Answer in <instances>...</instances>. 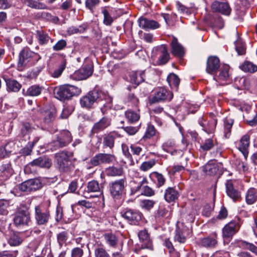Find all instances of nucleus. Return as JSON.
Masks as SVG:
<instances>
[{
	"label": "nucleus",
	"instance_id": "obj_1",
	"mask_svg": "<svg viewBox=\"0 0 257 257\" xmlns=\"http://www.w3.org/2000/svg\"><path fill=\"white\" fill-rule=\"evenodd\" d=\"M81 92L80 88L70 85H63L54 89L55 97L60 100L69 99L74 95L79 94Z\"/></svg>",
	"mask_w": 257,
	"mask_h": 257
},
{
	"label": "nucleus",
	"instance_id": "obj_2",
	"mask_svg": "<svg viewBox=\"0 0 257 257\" xmlns=\"http://www.w3.org/2000/svg\"><path fill=\"white\" fill-rule=\"evenodd\" d=\"M30 221L29 208L26 205H21L14 215V224L18 227H21L28 225Z\"/></svg>",
	"mask_w": 257,
	"mask_h": 257
},
{
	"label": "nucleus",
	"instance_id": "obj_3",
	"mask_svg": "<svg viewBox=\"0 0 257 257\" xmlns=\"http://www.w3.org/2000/svg\"><path fill=\"white\" fill-rule=\"evenodd\" d=\"M55 159L60 172L67 173L73 170L74 165L66 153L61 152L57 153Z\"/></svg>",
	"mask_w": 257,
	"mask_h": 257
},
{
	"label": "nucleus",
	"instance_id": "obj_4",
	"mask_svg": "<svg viewBox=\"0 0 257 257\" xmlns=\"http://www.w3.org/2000/svg\"><path fill=\"white\" fill-rule=\"evenodd\" d=\"M115 160L114 155L110 154L99 153L95 155L90 160V166L87 167L90 169L92 167L97 166L102 164H110Z\"/></svg>",
	"mask_w": 257,
	"mask_h": 257
},
{
	"label": "nucleus",
	"instance_id": "obj_5",
	"mask_svg": "<svg viewBox=\"0 0 257 257\" xmlns=\"http://www.w3.org/2000/svg\"><path fill=\"white\" fill-rule=\"evenodd\" d=\"M50 218V213L49 210L45 209L41 205L35 206V219L38 225H46Z\"/></svg>",
	"mask_w": 257,
	"mask_h": 257
},
{
	"label": "nucleus",
	"instance_id": "obj_6",
	"mask_svg": "<svg viewBox=\"0 0 257 257\" xmlns=\"http://www.w3.org/2000/svg\"><path fill=\"white\" fill-rule=\"evenodd\" d=\"M101 92L96 89L89 92L86 95L81 98L80 100L81 106L87 108L91 107L94 103L101 97Z\"/></svg>",
	"mask_w": 257,
	"mask_h": 257
},
{
	"label": "nucleus",
	"instance_id": "obj_7",
	"mask_svg": "<svg viewBox=\"0 0 257 257\" xmlns=\"http://www.w3.org/2000/svg\"><path fill=\"white\" fill-rule=\"evenodd\" d=\"M237 181L235 180H228L225 183L226 192L227 195L234 201L241 198L240 192L236 187Z\"/></svg>",
	"mask_w": 257,
	"mask_h": 257
},
{
	"label": "nucleus",
	"instance_id": "obj_8",
	"mask_svg": "<svg viewBox=\"0 0 257 257\" xmlns=\"http://www.w3.org/2000/svg\"><path fill=\"white\" fill-rule=\"evenodd\" d=\"M125 180L123 179L115 180L109 183V190L112 196L119 198L124 188Z\"/></svg>",
	"mask_w": 257,
	"mask_h": 257
},
{
	"label": "nucleus",
	"instance_id": "obj_9",
	"mask_svg": "<svg viewBox=\"0 0 257 257\" xmlns=\"http://www.w3.org/2000/svg\"><path fill=\"white\" fill-rule=\"evenodd\" d=\"M93 71L92 64L91 63L86 64L77 71H76L72 75V77L76 80L86 79L92 74Z\"/></svg>",
	"mask_w": 257,
	"mask_h": 257
},
{
	"label": "nucleus",
	"instance_id": "obj_10",
	"mask_svg": "<svg viewBox=\"0 0 257 257\" xmlns=\"http://www.w3.org/2000/svg\"><path fill=\"white\" fill-rule=\"evenodd\" d=\"M72 140L71 134L67 130H63L59 134L56 140L53 142L54 146L62 148L69 144Z\"/></svg>",
	"mask_w": 257,
	"mask_h": 257
},
{
	"label": "nucleus",
	"instance_id": "obj_11",
	"mask_svg": "<svg viewBox=\"0 0 257 257\" xmlns=\"http://www.w3.org/2000/svg\"><path fill=\"white\" fill-rule=\"evenodd\" d=\"M173 97L172 93L167 91L164 88H159L157 89L151 101L152 102H158L164 101L165 100L170 101Z\"/></svg>",
	"mask_w": 257,
	"mask_h": 257
},
{
	"label": "nucleus",
	"instance_id": "obj_12",
	"mask_svg": "<svg viewBox=\"0 0 257 257\" xmlns=\"http://www.w3.org/2000/svg\"><path fill=\"white\" fill-rule=\"evenodd\" d=\"M41 187V183L38 179H30L19 185L20 190L24 192L36 191Z\"/></svg>",
	"mask_w": 257,
	"mask_h": 257
},
{
	"label": "nucleus",
	"instance_id": "obj_13",
	"mask_svg": "<svg viewBox=\"0 0 257 257\" xmlns=\"http://www.w3.org/2000/svg\"><path fill=\"white\" fill-rule=\"evenodd\" d=\"M240 228L238 221H231L227 224L222 229L223 237L229 238L236 233Z\"/></svg>",
	"mask_w": 257,
	"mask_h": 257
},
{
	"label": "nucleus",
	"instance_id": "obj_14",
	"mask_svg": "<svg viewBox=\"0 0 257 257\" xmlns=\"http://www.w3.org/2000/svg\"><path fill=\"white\" fill-rule=\"evenodd\" d=\"M211 8L214 11L226 16H229L231 11V9L226 2L215 1L212 4Z\"/></svg>",
	"mask_w": 257,
	"mask_h": 257
},
{
	"label": "nucleus",
	"instance_id": "obj_15",
	"mask_svg": "<svg viewBox=\"0 0 257 257\" xmlns=\"http://www.w3.org/2000/svg\"><path fill=\"white\" fill-rule=\"evenodd\" d=\"M249 143L250 136L248 134H245L240 138L237 145L238 149L242 153L245 159H246L248 156Z\"/></svg>",
	"mask_w": 257,
	"mask_h": 257
},
{
	"label": "nucleus",
	"instance_id": "obj_16",
	"mask_svg": "<svg viewBox=\"0 0 257 257\" xmlns=\"http://www.w3.org/2000/svg\"><path fill=\"white\" fill-rule=\"evenodd\" d=\"M121 135L115 131L110 132L103 136V146L105 148H109L111 149L114 145V140L117 137H120Z\"/></svg>",
	"mask_w": 257,
	"mask_h": 257
},
{
	"label": "nucleus",
	"instance_id": "obj_17",
	"mask_svg": "<svg viewBox=\"0 0 257 257\" xmlns=\"http://www.w3.org/2000/svg\"><path fill=\"white\" fill-rule=\"evenodd\" d=\"M122 217L126 219L131 223L135 224L139 221L142 218V214L138 211L128 209L122 214Z\"/></svg>",
	"mask_w": 257,
	"mask_h": 257
},
{
	"label": "nucleus",
	"instance_id": "obj_18",
	"mask_svg": "<svg viewBox=\"0 0 257 257\" xmlns=\"http://www.w3.org/2000/svg\"><path fill=\"white\" fill-rule=\"evenodd\" d=\"M110 123L111 119L110 118L106 116L103 117L98 122L94 124L91 132L93 134L98 133L109 126Z\"/></svg>",
	"mask_w": 257,
	"mask_h": 257
},
{
	"label": "nucleus",
	"instance_id": "obj_19",
	"mask_svg": "<svg viewBox=\"0 0 257 257\" xmlns=\"http://www.w3.org/2000/svg\"><path fill=\"white\" fill-rule=\"evenodd\" d=\"M138 23L139 27L146 30L155 29L159 27V24L157 22L143 17L139 18Z\"/></svg>",
	"mask_w": 257,
	"mask_h": 257
},
{
	"label": "nucleus",
	"instance_id": "obj_20",
	"mask_svg": "<svg viewBox=\"0 0 257 257\" xmlns=\"http://www.w3.org/2000/svg\"><path fill=\"white\" fill-rule=\"evenodd\" d=\"M172 54L178 57H182L185 54V49L180 44L176 38L173 37L171 42Z\"/></svg>",
	"mask_w": 257,
	"mask_h": 257
},
{
	"label": "nucleus",
	"instance_id": "obj_21",
	"mask_svg": "<svg viewBox=\"0 0 257 257\" xmlns=\"http://www.w3.org/2000/svg\"><path fill=\"white\" fill-rule=\"evenodd\" d=\"M220 67V61L217 57H209L207 62L206 72L209 74H214Z\"/></svg>",
	"mask_w": 257,
	"mask_h": 257
},
{
	"label": "nucleus",
	"instance_id": "obj_22",
	"mask_svg": "<svg viewBox=\"0 0 257 257\" xmlns=\"http://www.w3.org/2000/svg\"><path fill=\"white\" fill-rule=\"evenodd\" d=\"M217 234L214 232L210 235L202 238L200 240V244L205 247H213L217 243Z\"/></svg>",
	"mask_w": 257,
	"mask_h": 257
},
{
	"label": "nucleus",
	"instance_id": "obj_23",
	"mask_svg": "<svg viewBox=\"0 0 257 257\" xmlns=\"http://www.w3.org/2000/svg\"><path fill=\"white\" fill-rule=\"evenodd\" d=\"M102 237L105 243L109 247L115 248L118 242L119 237L114 233L106 232L103 234Z\"/></svg>",
	"mask_w": 257,
	"mask_h": 257
},
{
	"label": "nucleus",
	"instance_id": "obj_24",
	"mask_svg": "<svg viewBox=\"0 0 257 257\" xmlns=\"http://www.w3.org/2000/svg\"><path fill=\"white\" fill-rule=\"evenodd\" d=\"M30 165L33 167L49 168L51 166L52 162L51 160L46 157H40L30 163Z\"/></svg>",
	"mask_w": 257,
	"mask_h": 257
},
{
	"label": "nucleus",
	"instance_id": "obj_25",
	"mask_svg": "<svg viewBox=\"0 0 257 257\" xmlns=\"http://www.w3.org/2000/svg\"><path fill=\"white\" fill-rule=\"evenodd\" d=\"M138 236L140 240L143 243L142 248H152V242L150 238V235L147 230L144 229L140 231L138 233Z\"/></svg>",
	"mask_w": 257,
	"mask_h": 257
},
{
	"label": "nucleus",
	"instance_id": "obj_26",
	"mask_svg": "<svg viewBox=\"0 0 257 257\" xmlns=\"http://www.w3.org/2000/svg\"><path fill=\"white\" fill-rule=\"evenodd\" d=\"M203 171L208 175H214L219 171V165L214 160L210 161L203 168Z\"/></svg>",
	"mask_w": 257,
	"mask_h": 257
},
{
	"label": "nucleus",
	"instance_id": "obj_27",
	"mask_svg": "<svg viewBox=\"0 0 257 257\" xmlns=\"http://www.w3.org/2000/svg\"><path fill=\"white\" fill-rule=\"evenodd\" d=\"M179 192L175 187H168L164 194V198L168 202L175 201L179 197Z\"/></svg>",
	"mask_w": 257,
	"mask_h": 257
},
{
	"label": "nucleus",
	"instance_id": "obj_28",
	"mask_svg": "<svg viewBox=\"0 0 257 257\" xmlns=\"http://www.w3.org/2000/svg\"><path fill=\"white\" fill-rule=\"evenodd\" d=\"M145 73L143 71H134L130 74V81L131 83L139 85L144 81Z\"/></svg>",
	"mask_w": 257,
	"mask_h": 257
},
{
	"label": "nucleus",
	"instance_id": "obj_29",
	"mask_svg": "<svg viewBox=\"0 0 257 257\" xmlns=\"http://www.w3.org/2000/svg\"><path fill=\"white\" fill-rule=\"evenodd\" d=\"M36 54L32 52L29 48H25L20 53L19 65L21 66L25 65L28 62V59L33 57Z\"/></svg>",
	"mask_w": 257,
	"mask_h": 257
},
{
	"label": "nucleus",
	"instance_id": "obj_30",
	"mask_svg": "<svg viewBox=\"0 0 257 257\" xmlns=\"http://www.w3.org/2000/svg\"><path fill=\"white\" fill-rule=\"evenodd\" d=\"M229 70V68L228 65L223 66L221 68L219 74L217 76H215L214 79L220 82L228 80L230 76Z\"/></svg>",
	"mask_w": 257,
	"mask_h": 257
},
{
	"label": "nucleus",
	"instance_id": "obj_31",
	"mask_svg": "<svg viewBox=\"0 0 257 257\" xmlns=\"http://www.w3.org/2000/svg\"><path fill=\"white\" fill-rule=\"evenodd\" d=\"M245 201L247 204L251 205L257 200V189L250 188L247 191L245 194Z\"/></svg>",
	"mask_w": 257,
	"mask_h": 257
},
{
	"label": "nucleus",
	"instance_id": "obj_32",
	"mask_svg": "<svg viewBox=\"0 0 257 257\" xmlns=\"http://www.w3.org/2000/svg\"><path fill=\"white\" fill-rule=\"evenodd\" d=\"M200 125L203 127V130L207 134L212 133L215 130L217 120L215 119H211L209 120L207 124L205 121H200Z\"/></svg>",
	"mask_w": 257,
	"mask_h": 257
},
{
	"label": "nucleus",
	"instance_id": "obj_33",
	"mask_svg": "<svg viewBox=\"0 0 257 257\" xmlns=\"http://www.w3.org/2000/svg\"><path fill=\"white\" fill-rule=\"evenodd\" d=\"M42 90V88L39 85H34L29 87L27 89L26 91H25V89H23V93L26 95L36 96L41 94Z\"/></svg>",
	"mask_w": 257,
	"mask_h": 257
},
{
	"label": "nucleus",
	"instance_id": "obj_34",
	"mask_svg": "<svg viewBox=\"0 0 257 257\" xmlns=\"http://www.w3.org/2000/svg\"><path fill=\"white\" fill-rule=\"evenodd\" d=\"M105 172L108 176L116 177L121 176L123 171L122 167L112 166L106 168Z\"/></svg>",
	"mask_w": 257,
	"mask_h": 257
},
{
	"label": "nucleus",
	"instance_id": "obj_35",
	"mask_svg": "<svg viewBox=\"0 0 257 257\" xmlns=\"http://www.w3.org/2000/svg\"><path fill=\"white\" fill-rule=\"evenodd\" d=\"M234 120L230 117H226L224 120V136L225 138H228L231 134V129Z\"/></svg>",
	"mask_w": 257,
	"mask_h": 257
},
{
	"label": "nucleus",
	"instance_id": "obj_36",
	"mask_svg": "<svg viewBox=\"0 0 257 257\" xmlns=\"http://www.w3.org/2000/svg\"><path fill=\"white\" fill-rule=\"evenodd\" d=\"M21 2L30 8L36 9H45L47 6L43 3L34 0H20Z\"/></svg>",
	"mask_w": 257,
	"mask_h": 257
},
{
	"label": "nucleus",
	"instance_id": "obj_37",
	"mask_svg": "<svg viewBox=\"0 0 257 257\" xmlns=\"http://www.w3.org/2000/svg\"><path fill=\"white\" fill-rule=\"evenodd\" d=\"M23 238L20 236L18 233H12L8 240V243L11 246H18L23 242Z\"/></svg>",
	"mask_w": 257,
	"mask_h": 257
},
{
	"label": "nucleus",
	"instance_id": "obj_38",
	"mask_svg": "<svg viewBox=\"0 0 257 257\" xmlns=\"http://www.w3.org/2000/svg\"><path fill=\"white\" fill-rule=\"evenodd\" d=\"M56 115V110L54 107H52L50 109L46 110L44 117V122L49 123L52 122L55 119Z\"/></svg>",
	"mask_w": 257,
	"mask_h": 257
},
{
	"label": "nucleus",
	"instance_id": "obj_39",
	"mask_svg": "<svg viewBox=\"0 0 257 257\" xmlns=\"http://www.w3.org/2000/svg\"><path fill=\"white\" fill-rule=\"evenodd\" d=\"M7 89L9 91L17 92L21 88V85L16 80L8 79L6 80Z\"/></svg>",
	"mask_w": 257,
	"mask_h": 257
},
{
	"label": "nucleus",
	"instance_id": "obj_40",
	"mask_svg": "<svg viewBox=\"0 0 257 257\" xmlns=\"http://www.w3.org/2000/svg\"><path fill=\"white\" fill-rule=\"evenodd\" d=\"M176 147V143L173 139L167 140L162 146V148L164 151L168 153H170L172 155H173L172 150L175 149Z\"/></svg>",
	"mask_w": 257,
	"mask_h": 257
},
{
	"label": "nucleus",
	"instance_id": "obj_41",
	"mask_svg": "<svg viewBox=\"0 0 257 257\" xmlns=\"http://www.w3.org/2000/svg\"><path fill=\"white\" fill-rule=\"evenodd\" d=\"M86 191L88 193L99 192L100 195H102V192H100L99 184L96 180H92L88 183Z\"/></svg>",
	"mask_w": 257,
	"mask_h": 257
},
{
	"label": "nucleus",
	"instance_id": "obj_42",
	"mask_svg": "<svg viewBox=\"0 0 257 257\" xmlns=\"http://www.w3.org/2000/svg\"><path fill=\"white\" fill-rule=\"evenodd\" d=\"M184 227H180L179 225L177 226L176 230V234L174 236L175 241H177L180 243H184L186 240V238L184 235Z\"/></svg>",
	"mask_w": 257,
	"mask_h": 257
},
{
	"label": "nucleus",
	"instance_id": "obj_43",
	"mask_svg": "<svg viewBox=\"0 0 257 257\" xmlns=\"http://www.w3.org/2000/svg\"><path fill=\"white\" fill-rule=\"evenodd\" d=\"M167 80L171 87L177 89L180 84V79L177 75L171 73L168 76Z\"/></svg>",
	"mask_w": 257,
	"mask_h": 257
},
{
	"label": "nucleus",
	"instance_id": "obj_44",
	"mask_svg": "<svg viewBox=\"0 0 257 257\" xmlns=\"http://www.w3.org/2000/svg\"><path fill=\"white\" fill-rule=\"evenodd\" d=\"M240 69L244 72L253 73L257 71V66L249 62H244L240 67Z\"/></svg>",
	"mask_w": 257,
	"mask_h": 257
},
{
	"label": "nucleus",
	"instance_id": "obj_45",
	"mask_svg": "<svg viewBox=\"0 0 257 257\" xmlns=\"http://www.w3.org/2000/svg\"><path fill=\"white\" fill-rule=\"evenodd\" d=\"M169 58L170 56L166 46H162L161 50V55L158 60L159 64L161 65L166 64L169 61Z\"/></svg>",
	"mask_w": 257,
	"mask_h": 257
},
{
	"label": "nucleus",
	"instance_id": "obj_46",
	"mask_svg": "<svg viewBox=\"0 0 257 257\" xmlns=\"http://www.w3.org/2000/svg\"><path fill=\"white\" fill-rule=\"evenodd\" d=\"M37 38L40 45L46 44L50 40L48 35L43 31L38 30L37 31Z\"/></svg>",
	"mask_w": 257,
	"mask_h": 257
},
{
	"label": "nucleus",
	"instance_id": "obj_47",
	"mask_svg": "<svg viewBox=\"0 0 257 257\" xmlns=\"http://www.w3.org/2000/svg\"><path fill=\"white\" fill-rule=\"evenodd\" d=\"M216 144L217 142L215 139L210 138L206 139L200 147L203 151H208L213 148Z\"/></svg>",
	"mask_w": 257,
	"mask_h": 257
},
{
	"label": "nucleus",
	"instance_id": "obj_48",
	"mask_svg": "<svg viewBox=\"0 0 257 257\" xmlns=\"http://www.w3.org/2000/svg\"><path fill=\"white\" fill-rule=\"evenodd\" d=\"M125 115L127 120L131 123L137 121L140 117L139 113L131 110H127Z\"/></svg>",
	"mask_w": 257,
	"mask_h": 257
},
{
	"label": "nucleus",
	"instance_id": "obj_49",
	"mask_svg": "<svg viewBox=\"0 0 257 257\" xmlns=\"http://www.w3.org/2000/svg\"><path fill=\"white\" fill-rule=\"evenodd\" d=\"M101 12L103 15V24L106 26H111L113 22V19L107 10L105 8H102Z\"/></svg>",
	"mask_w": 257,
	"mask_h": 257
},
{
	"label": "nucleus",
	"instance_id": "obj_50",
	"mask_svg": "<svg viewBox=\"0 0 257 257\" xmlns=\"http://www.w3.org/2000/svg\"><path fill=\"white\" fill-rule=\"evenodd\" d=\"M156 202L150 199H143L140 201V207L144 209L149 210L153 208Z\"/></svg>",
	"mask_w": 257,
	"mask_h": 257
},
{
	"label": "nucleus",
	"instance_id": "obj_51",
	"mask_svg": "<svg viewBox=\"0 0 257 257\" xmlns=\"http://www.w3.org/2000/svg\"><path fill=\"white\" fill-rule=\"evenodd\" d=\"M57 241L60 247L65 244L68 239V233L67 231H63L59 232L57 235Z\"/></svg>",
	"mask_w": 257,
	"mask_h": 257
},
{
	"label": "nucleus",
	"instance_id": "obj_52",
	"mask_svg": "<svg viewBox=\"0 0 257 257\" xmlns=\"http://www.w3.org/2000/svg\"><path fill=\"white\" fill-rule=\"evenodd\" d=\"M9 207V201L6 200H0V216L8 215L9 213L8 208Z\"/></svg>",
	"mask_w": 257,
	"mask_h": 257
},
{
	"label": "nucleus",
	"instance_id": "obj_53",
	"mask_svg": "<svg viewBox=\"0 0 257 257\" xmlns=\"http://www.w3.org/2000/svg\"><path fill=\"white\" fill-rule=\"evenodd\" d=\"M153 175L156 180V186L158 188H160L165 184L166 179L162 174L155 172L153 173Z\"/></svg>",
	"mask_w": 257,
	"mask_h": 257
},
{
	"label": "nucleus",
	"instance_id": "obj_54",
	"mask_svg": "<svg viewBox=\"0 0 257 257\" xmlns=\"http://www.w3.org/2000/svg\"><path fill=\"white\" fill-rule=\"evenodd\" d=\"M235 49L238 55H243L245 53V44L240 39L235 42Z\"/></svg>",
	"mask_w": 257,
	"mask_h": 257
},
{
	"label": "nucleus",
	"instance_id": "obj_55",
	"mask_svg": "<svg viewBox=\"0 0 257 257\" xmlns=\"http://www.w3.org/2000/svg\"><path fill=\"white\" fill-rule=\"evenodd\" d=\"M126 103L128 106H138L139 104L138 98L133 93H130L126 100Z\"/></svg>",
	"mask_w": 257,
	"mask_h": 257
},
{
	"label": "nucleus",
	"instance_id": "obj_56",
	"mask_svg": "<svg viewBox=\"0 0 257 257\" xmlns=\"http://www.w3.org/2000/svg\"><path fill=\"white\" fill-rule=\"evenodd\" d=\"M155 134L156 130L154 126L152 124H149L143 138L144 139H149L153 137Z\"/></svg>",
	"mask_w": 257,
	"mask_h": 257
},
{
	"label": "nucleus",
	"instance_id": "obj_57",
	"mask_svg": "<svg viewBox=\"0 0 257 257\" xmlns=\"http://www.w3.org/2000/svg\"><path fill=\"white\" fill-rule=\"evenodd\" d=\"M176 6L178 10L184 16H188L191 12L192 10L182 5L180 2H176Z\"/></svg>",
	"mask_w": 257,
	"mask_h": 257
},
{
	"label": "nucleus",
	"instance_id": "obj_58",
	"mask_svg": "<svg viewBox=\"0 0 257 257\" xmlns=\"http://www.w3.org/2000/svg\"><path fill=\"white\" fill-rule=\"evenodd\" d=\"M156 164L155 160H150L144 162L140 166V169L143 171H147L151 169Z\"/></svg>",
	"mask_w": 257,
	"mask_h": 257
},
{
	"label": "nucleus",
	"instance_id": "obj_59",
	"mask_svg": "<svg viewBox=\"0 0 257 257\" xmlns=\"http://www.w3.org/2000/svg\"><path fill=\"white\" fill-rule=\"evenodd\" d=\"M35 143V142L29 143L25 147L21 150L20 153L24 156L30 155Z\"/></svg>",
	"mask_w": 257,
	"mask_h": 257
},
{
	"label": "nucleus",
	"instance_id": "obj_60",
	"mask_svg": "<svg viewBox=\"0 0 257 257\" xmlns=\"http://www.w3.org/2000/svg\"><path fill=\"white\" fill-rule=\"evenodd\" d=\"M99 0H85V4L86 8L93 12V9L99 4Z\"/></svg>",
	"mask_w": 257,
	"mask_h": 257
},
{
	"label": "nucleus",
	"instance_id": "obj_61",
	"mask_svg": "<svg viewBox=\"0 0 257 257\" xmlns=\"http://www.w3.org/2000/svg\"><path fill=\"white\" fill-rule=\"evenodd\" d=\"M35 130V128L32 127L29 123L26 122L23 124L21 128V132L23 136H26V135L32 133Z\"/></svg>",
	"mask_w": 257,
	"mask_h": 257
},
{
	"label": "nucleus",
	"instance_id": "obj_62",
	"mask_svg": "<svg viewBox=\"0 0 257 257\" xmlns=\"http://www.w3.org/2000/svg\"><path fill=\"white\" fill-rule=\"evenodd\" d=\"M66 67V61L64 60L60 65L58 68L56 69L53 73L52 76L55 78L59 77Z\"/></svg>",
	"mask_w": 257,
	"mask_h": 257
},
{
	"label": "nucleus",
	"instance_id": "obj_63",
	"mask_svg": "<svg viewBox=\"0 0 257 257\" xmlns=\"http://www.w3.org/2000/svg\"><path fill=\"white\" fill-rule=\"evenodd\" d=\"M95 257H110L105 249L102 247H98L94 251Z\"/></svg>",
	"mask_w": 257,
	"mask_h": 257
},
{
	"label": "nucleus",
	"instance_id": "obj_64",
	"mask_svg": "<svg viewBox=\"0 0 257 257\" xmlns=\"http://www.w3.org/2000/svg\"><path fill=\"white\" fill-rule=\"evenodd\" d=\"M84 254L83 250L80 247H74L71 251V257H82Z\"/></svg>",
	"mask_w": 257,
	"mask_h": 257
}]
</instances>
